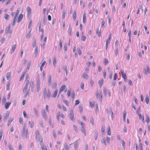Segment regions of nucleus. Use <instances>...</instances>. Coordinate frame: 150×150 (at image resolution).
I'll list each match as a JSON object with an SVG mask.
<instances>
[{"label":"nucleus","instance_id":"nucleus-1","mask_svg":"<svg viewBox=\"0 0 150 150\" xmlns=\"http://www.w3.org/2000/svg\"><path fill=\"white\" fill-rule=\"evenodd\" d=\"M19 13L18 10H17L16 12H13L11 13V16L13 18V22L11 23V25L13 26L15 25L16 22L19 23L23 19V15L22 13H20L18 16Z\"/></svg>","mask_w":150,"mask_h":150},{"label":"nucleus","instance_id":"nucleus-2","mask_svg":"<svg viewBox=\"0 0 150 150\" xmlns=\"http://www.w3.org/2000/svg\"><path fill=\"white\" fill-rule=\"evenodd\" d=\"M58 91L57 89H56L52 95L50 90L49 89L47 90L46 88H45L43 92V98L44 99L47 98L48 100L50 99L51 96L53 98H55L57 96Z\"/></svg>","mask_w":150,"mask_h":150},{"label":"nucleus","instance_id":"nucleus-3","mask_svg":"<svg viewBox=\"0 0 150 150\" xmlns=\"http://www.w3.org/2000/svg\"><path fill=\"white\" fill-rule=\"evenodd\" d=\"M29 83V81L27 80L25 86L23 90V93L25 94L24 97L25 98H26L27 96L29 95L30 90L28 89V86Z\"/></svg>","mask_w":150,"mask_h":150},{"label":"nucleus","instance_id":"nucleus-4","mask_svg":"<svg viewBox=\"0 0 150 150\" xmlns=\"http://www.w3.org/2000/svg\"><path fill=\"white\" fill-rule=\"evenodd\" d=\"M28 134V129H26V125H25L23 126L22 131V135H25L26 138H27Z\"/></svg>","mask_w":150,"mask_h":150},{"label":"nucleus","instance_id":"nucleus-5","mask_svg":"<svg viewBox=\"0 0 150 150\" xmlns=\"http://www.w3.org/2000/svg\"><path fill=\"white\" fill-rule=\"evenodd\" d=\"M61 117L63 119L65 117L64 115L62 113H61L60 112H58L57 114L56 118L57 120L59 121L60 117Z\"/></svg>","mask_w":150,"mask_h":150},{"label":"nucleus","instance_id":"nucleus-6","mask_svg":"<svg viewBox=\"0 0 150 150\" xmlns=\"http://www.w3.org/2000/svg\"><path fill=\"white\" fill-rule=\"evenodd\" d=\"M95 95L96 98L99 99L100 101L101 102L102 101V95L101 91H100L99 93H98V92H97Z\"/></svg>","mask_w":150,"mask_h":150},{"label":"nucleus","instance_id":"nucleus-7","mask_svg":"<svg viewBox=\"0 0 150 150\" xmlns=\"http://www.w3.org/2000/svg\"><path fill=\"white\" fill-rule=\"evenodd\" d=\"M66 86L65 85H63L60 88L59 91V94H60L63 91L65 92H67V90L66 89Z\"/></svg>","mask_w":150,"mask_h":150},{"label":"nucleus","instance_id":"nucleus-8","mask_svg":"<svg viewBox=\"0 0 150 150\" xmlns=\"http://www.w3.org/2000/svg\"><path fill=\"white\" fill-rule=\"evenodd\" d=\"M35 139L37 140L38 139V138L40 137V133L38 130H37L35 133Z\"/></svg>","mask_w":150,"mask_h":150},{"label":"nucleus","instance_id":"nucleus-9","mask_svg":"<svg viewBox=\"0 0 150 150\" xmlns=\"http://www.w3.org/2000/svg\"><path fill=\"white\" fill-rule=\"evenodd\" d=\"M140 8L142 10V12H143V10H144V15L146 14V12L147 11V9L144 6L141 5L140 7Z\"/></svg>","mask_w":150,"mask_h":150},{"label":"nucleus","instance_id":"nucleus-10","mask_svg":"<svg viewBox=\"0 0 150 150\" xmlns=\"http://www.w3.org/2000/svg\"><path fill=\"white\" fill-rule=\"evenodd\" d=\"M69 118L71 120L73 121L74 120V115L73 110H71L70 112Z\"/></svg>","mask_w":150,"mask_h":150},{"label":"nucleus","instance_id":"nucleus-11","mask_svg":"<svg viewBox=\"0 0 150 150\" xmlns=\"http://www.w3.org/2000/svg\"><path fill=\"white\" fill-rule=\"evenodd\" d=\"M120 72L122 74V78L124 79V81H126L127 78V76L126 74L124 73L122 69L120 70Z\"/></svg>","mask_w":150,"mask_h":150},{"label":"nucleus","instance_id":"nucleus-12","mask_svg":"<svg viewBox=\"0 0 150 150\" xmlns=\"http://www.w3.org/2000/svg\"><path fill=\"white\" fill-rule=\"evenodd\" d=\"M10 25L9 24L8 27H6L5 29V31L6 33H8L10 34H11L12 33V31L11 30H10Z\"/></svg>","mask_w":150,"mask_h":150},{"label":"nucleus","instance_id":"nucleus-13","mask_svg":"<svg viewBox=\"0 0 150 150\" xmlns=\"http://www.w3.org/2000/svg\"><path fill=\"white\" fill-rule=\"evenodd\" d=\"M104 81L102 79H101L98 81V83L99 85L100 88H101L103 83Z\"/></svg>","mask_w":150,"mask_h":150},{"label":"nucleus","instance_id":"nucleus-14","mask_svg":"<svg viewBox=\"0 0 150 150\" xmlns=\"http://www.w3.org/2000/svg\"><path fill=\"white\" fill-rule=\"evenodd\" d=\"M27 10L28 16H29L31 13V10L29 6H28L27 8Z\"/></svg>","mask_w":150,"mask_h":150},{"label":"nucleus","instance_id":"nucleus-15","mask_svg":"<svg viewBox=\"0 0 150 150\" xmlns=\"http://www.w3.org/2000/svg\"><path fill=\"white\" fill-rule=\"evenodd\" d=\"M34 121L31 120V121H28V124L29 126V127L31 128H32L34 126Z\"/></svg>","mask_w":150,"mask_h":150},{"label":"nucleus","instance_id":"nucleus-16","mask_svg":"<svg viewBox=\"0 0 150 150\" xmlns=\"http://www.w3.org/2000/svg\"><path fill=\"white\" fill-rule=\"evenodd\" d=\"M16 44L13 45L11 46V53H12L14 52L16 48Z\"/></svg>","mask_w":150,"mask_h":150},{"label":"nucleus","instance_id":"nucleus-17","mask_svg":"<svg viewBox=\"0 0 150 150\" xmlns=\"http://www.w3.org/2000/svg\"><path fill=\"white\" fill-rule=\"evenodd\" d=\"M43 138L42 137H40L38 139L39 141L40 142V145L41 146L44 145L43 143Z\"/></svg>","mask_w":150,"mask_h":150},{"label":"nucleus","instance_id":"nucleus-18","mask_svg":"<svg viewBox=\"0 0 150 150\" xmlns=\"http://www.w3.org/2000/svg\"><path fill=\"white\" fill-rule=\"evenodd\" d=\"M82 77L85 79H88V75L86 73H83V74L82 75Z\"/></svg>","mask_w":150,"mask_h":150},{"label":"nucleus","instance_id":"nucleus-19","mask_svg":"<svg viewBox=\"0 0 150 150\" xmlns=\"http://www.w3.org/2000/svg\"><path fill=\"white\" fill-rule=\"evenodd\" d=\"M42 117L45 119H46L47 118V114L46 113L45 110H44L42 113Z\"/></svg>","mask_w":150,"mask_h":150},{"label":"nucleus","instance_id":"nucleus-20","mask_svg":"<svg viewBox=\"0 0 150 150\" xmlns=\"http://www.w3.org/2000/svg\"><path fill=\"white\" fill-rule=\"evenodd\" d=\"M80 130L84 134L85 136L86 135V132L84 127H81V129Z\"/></svg>","mask_w":150,"mask_h":150},{"label":"nucleus","instance_id":"nucleus-21","mask_svg":"<svg viewBox=\"0 0 150 150\" xmlns=\"http://www.w3.org/2000/svg\"><path fill=\"white\" fill-rule=\"evenodd\" d=\"M31 61H30L28 63L27 67L26 68V71H27L29 70L30 69V67L31 65Z\"/></svg>","mask_w":150,"mask_h":150},{"label":"nucleus","instance_id":"nucleus-22","mask_svg":"<svg viewBox=\"0 0 150 150\" xmlns=\"http://www.w3.org/2000/svg\"><path fill=\"white\" fill-rule=\"evenodd\" d=\"M11 76V73L8 72L6 74V77L7 80H8Z\"/></svg>","mask_w":150,"mask_h":150},{"label":"nucleus","instance_id":"nucleus-23","mask_svg":"<svg viewBox=\"0 0 150 150\" xmlns=\"http://www.w3.org/2000/svg\"><path fill=\"white\" fill-rule=\"evenodd\" d=\"M11 104V102H7L5 103V107L6 109H8Z\"/></svg>","mask_w":150,"mask_h":150},{"label":"nucleus","instance_id":"nucleus-24","mask_svg":"<svg viewBox=\"0 0 150 150\" xmlns=\"http://www.w3.org/2000/svg\"><path fill=\"white\" fill-rule=\"evenodd\" d=\"M138 115L139 116V119H141L142 120V121L144 123V117L142 116L141 114H138Z\"/></svg>","mask_w":150,"mask_h":150},{"label":"nucleus","instance_id":"nucleus-25","mask_svg":"<svg viewBox=\"0 0 150 150\" xmlns=\"http://www.w3.org/2000/svg\"><path fill=\"white\" fill-rule=\"evenodd\" d=\"M90 122L92 124V125L93 126H94V123L93 120V117L92 116L91 117L90 120Z\"/></svg>","mask_w":150,"mask_h":150},{"label":"nucleus","instance_id":"nucleus-26","mask_svg":"<svg viewBox=\"0 0 150 150\" xmlns=\"http://www.w3.org/2000/svg\"><path fill=\"white\" fill-rule=\"evenodd\" d=\"M78 123L81 126V127H84L85 126V124L81 121L79 120L78 121Z\"/></svg>","mask_w":150,"mask_h":150},{"label":"nucleus","instance_id":"nucleus-27","mask_svg":"<svg viewBox=\"0 0 150 150\" xmlns=\"http://www.w3.org/2000/svg\"><path fill=\"white\" fill-rule=\"evenodd\" d=\"M10 81H8L6 85V89L8 91L10 89Z\"/></svg>","mask_w":150,"mask_h":150},{"label":"nucleus","instance_id":"nucleus-28","mask_svg":"<svg viewBox=\"0 0 150 150\" xmlns=\"http://www.w3.org/2000/svg\"><path fill=\"white\" fill-rule=\"evenodd\" d=\"M86 13H84L83 14V22L84 23H85L86 22Z\"/></svg>","mask_w":150,"mask_h":150},{"label":"nucleus","instance_id":"nucleus-29","mask_svg":"<svg viewBox=\"0 0 150 150\" xmlns=\"http://www.w3.org/2000/svg\"><path fill=\"white\" fill-rule=\"evenodd\" d=\"M73 127L74 130L76 132H78V127L76 125H73Z\"/></svg>","mask_w":150,"mask_h":150},{"label":"nucleus","instance_id":"nucleus-30","mask_svg":"<svg viewBox=\"0 0 150 150\" xmlns=\"http://www.w3.org/2000/svg\"><path fill=\"white\" fill-rule=\"evenodd\" d=\"M145 100L146 103L148 104L149 102V99L148 95L146 96L145 98Z\"/></svg>","mask_w":150,"mask_h":150},{"label":"nucleus","instance_id":"nucleus-31","mask_svg":"<svg viewBox=\"0 0 150 150\" xmlns=\"http://www.w3.org/2000/svg\"><path fill=\"white\" fill-rule=\"evenodd\" d=\"M57 83H52L51 85V87L52 88L55 89L57 88Z\"/></svg>","mask_w":150,"mask_h":150},{"label":"nucleus","instance_id":"nucleus-32","mask_svg":"<svg viewBox=\"0 0 150 150\" xmlns=\"http://www.w3.org/2000/svg\"><path fill=\"white\" fill-rule=\"evenodd\" d=\"M73 20L74 21H75L76 18V11H74L73 15Z\"/></svg>","mask_w":150,"mask_h":150},{"label":"nucleus","instance_id":"nucleus-33","mask_svg":"<svg viewBox=\"0 0 150 150\" xmlns=\"http://www.w3.org/2000/svg\"><path fill=\"white\" fill-rule=\"evenodd\" d=\"M98 133L97 132H95L94 134V137L95 140H96L98 138Z\"/></svg>","mask_w":150,"mask_h":150},{"label":"nucleus","instance_id":"nucleus-34","mask_svg":"<svg viewBox=\"0 0 150 150\" xmlns=\"http://www.w3.org/2000/svg\"><path fill=\"white\" fill-rule=\"evenodd\" d=\"M25 74V72H24L23 73L22 75H21V77L20 79V81H21L22 80H23L24 78V76Z\"/></svg>","mask_w":150,"mask_h":150},{"label":"nucleus","instance_id":"nucleus-35","mask_svg":"<svg viewBox=\"0 0 150 150\" xmlns=\"http://www.w3.org/2000/svg\"><path fill=\"white\" fill-rule=\"evenodd\" d=\"M111 36H112V35H111V33L110 35L109 36L108 39H107L106 40V43H110V40L111 38Z\"/></svg>","mask_w":150,"mask_h":150},{"label":"nucleus","instance_id":"nucleus-36","mask_svg":"<svg viewBox=\"0 0 150 150\" xmlns=\"http://www.w3.org/2000/svg\"><path fill=\"white\" fill-rule=\"evenodd\" d=\"M13 120V118H11L8 120V121L7 122V126H9L10 125V124H11V122H12V121Z\"/></svg>","mask_w":150,"mask_h":150},{"label":"nucleus","instance_id":"nucleus-37","mask_svg":"<svg viewBox=\"0 0 150 150\" xmlns=\"http://www.w3.org/2000/svg\"><path fill=\"white\" fill-rule=\"evenodd\" d=\"M31 30H30L28 34H27L26 35V38H29L31 36Z\"/></svg>","mask_w":150,"mask_h":150},{"label":"nucleus","instance_id":"nucleus-38","mask_svg":"<svg viewBox=\"0 0 150 150\" xmlns=\"http://www.w3.org/2000/svg\"><path fill=\"white\" fill-rule=\"evenodd\" d=\"M9 116V113H6L4 117V119L5 120H6L8 118Z\"/></svg>","mask_w":150,"mask_h":150},{"label":"nucleus","instance_id":"nucleus-39","mask_svg":"<svg viewBox=\"0 0 150 150\" xmlns=\"http://www.w3.org/2000/svg\"><path fill=\"white\" fill-rule=\"evenodd\" d=\"M63 69L66 72V74L67 75V67L66 66H64L63 67Z\"/></svg>","mask_w":150,"mask_h":150},{"label":"nucleus","instance_id":"nucleus-40","mask_svg":"<svg viewBox=\"0 0 150 150\" xmlns=\"http://www.w3.org/2000/svg\"><path fill=\"white\" fill-rule=\"evenodd\" d=\"M56 64V58L55 57H54L53 58V66L54 67H55Z\"/></svg>","mask_w":150,"mask_h":150},{"label":"nucleus","instance_id":"nucleus-41","mask_svg":"<svg viewBox=\"0 0 150 150\" xmlns=\"http://www.w3.org/2000/svg\"><path fill=\"white\" fill-rule=\"evenodd\" d=\"M107 134L109 135H111L110 129V126H108V128Z\"/></svg>","mask_w":150,"mask_h":150},{"label":"nucleus","instance_id":"nucleus-42","mask_svg":"<svg viewBox=\"0 0 150 150\" xmlns=\"http://www.w3.org/2000/svg\"><path fill=\"white\" fill-rule=\"evenodd\" d=\"M79 109L81 113H82L83 110V107L81 105H79Z\"/></svg>","mask_w":150,"mask_h":150},{"label":"nucleus","instance_id":"nucleus-43","mask_svg":"<svg viewBox=\"0 0 150 150\" xmlns=\"http://www.w3.org/2000/svg\"><path fill=\"white\" fill-rule=\"evenodd\" d=\"M66 13V11L65 10H64L63 11V13L62 15V18L63 19H64L65 18V15Z\"/></svg>","mask_w":150,"mask_h":150},{"label":"nucleus","instance_id":"nucleus-44","mask_svg":"<svg viewBox=\"0 0 150 150\" xmlns=\"http://www.w3.org/2000/svg\"><path fill=\"white\" fill-rule=\"evenodd\" d=\"M89 103L90 106H91V108H93L94 106L95 102H93V103H92L90 101Z\"/></svg>","mask_w":150,"mask_h":150},{"label":"nucleus","instance_id":"nucleus-45","mask_svg":"<svg viewBox=\"0 0 150 150\" xmlns=\"http://www.w3.org/2000/svg\"><path fill=\"white\" fill-rule=\"evenodd\" d=\"M53 136L55 139H56L57 138V135L56 134L55 131L54 130L52 133Z\"/></svg>","mask_w":150,"mask_h":150},{"label":"nucleus","instance_id":"nucleus-46","mask_svg":"<svg viewBox=\"0 0 150 150\" xmlns=\"http://www.w3.org/2000/svg\"><path fill=\"white\" fill-rule=\"evenodd\" d=\"M86 36L82 35L81 37V40L82 41H85L86 39Z\"/></svg>","mask_w":150,"mask_h":150},{"label":"nucleus","instance_id":"nucleus-47","mask_svg":"<svg viewBox=\"0 0 150 150\" xmlns=\"http://www.w3.org/2000/svg\"><path fill=\"white\" fill-rule=\"evenodd\" d=\"M63 102L67 106H69V103L68 101L66 100H63Z\"/></svg>","mask_w":150,"mask_h":150},{"label":"nucleus","instance_id":"nucleus-48","mask_svg":"<svg viewBox=\"0 0 150 150\" xmlns=\"http://www.w3.org/2000/svg\"><path fill=\"white\" fill-rule=\"evenodd\" d=\"M145 121L147 123H148L150 121L149 117L148 115H147L146 118L145 119Z\"/></svg>","mask_w":150,"mask_h":150},{"label":"nucleus","instance_id":"nucleus-49","mask_svg":"<svg viewBox=\"0 0 150 150\" xmlns=\"http://www.w3.org/2000/svg\"><path fill=\"white\" fill-rule=\"evenodd\" d=\"M122 146L124 147V149H125V145L126 143L123 140H122Z\"/></svg>","mask_w":150,"mask_h":150},{"label":"nucleus","instance_id":"nucleus-50","mask_svg":"<svg viewBox=\"0 0 150 150\" xmlns=\"http://www.w3.org/2000/svg\"><path fill=\"white\" fill-rule=\"evenodd\" d=\"M64 147L65 149L66 150L69 149V147L68 145L66 143L64 144Z\"/></svg>","mask_w":150,"mask_h":150},{"label":"nucleus","instance_id":"nucleus-51","mask_svg":"<svg viewBox=\"0 0 150 150\" xmlns=\"http://www.w3.org/2000/svg\"><path fill=\"white\" fill-rule=\"evenodd\" d=\"M19 120V123L21 124H22L23 122V119L21 117H20Z\"/></svg>","mask_w":150,"mask_h":150},{"label":"nucleus","instance_id":"nucleus-52","mask_svg":"<svg viewBox=\"0 0 150 150\" xmlns=\"http://www.w3.org/2000/svg\"><path fill=\"white\" fill-rule=\"evenodd\" d=\"M51 82V76H50L48 79V85H50Z\"/></svg>","mask_w":150,"mask_h":150},{"label":"nucleus","instance_id":"nucleus-53","mask_svg":"<svg viewBox=\"0 0 150 150\" xmlns=\"http://www.w3.org/2000/svg\"><path fill=\"white\" fill-rule=\"evenodd\" d=\"M108 62H109L108 59H105L104 61V64L106 65L108 63Z\"/></svg>","mask_w":150,"mask_h":150},{"label":"nucleus","instance_id":"nucleus-54","mask_svg":"<svg viewBox=\"0 0 150 150\" xmlns=\"http://www.w3.org/2000/svg\"><path fill=\"white\" fill-rule=\"evenodd\" d=\"M103 93H104L105 96L107 94V90L105 87L103 89Z\"/></svg>","mask_w":150,"mask_h":150},{"label":"nucleus","instance_id":"nucleus-55","mask_svg":"<svg viewBox=\"0 0 150 150\" xmlns=\"http://www.w3.org/2000/svg\"><path fill=\"white\" fill-rule=\"evenodd\" d=\"M105 131V126L104 125H103L101 128V131L102 133H103Z\"/></svg>","mask_w":150,"mask_h":150},{"label":"nucleus","instance_id":"nucleus-56","mask_svg":"<svg viewBox=\"0 0 150 150\" xmlns=\"http://www.w3.org/2000/svg\"><path fill=\"white\" fill-rule=\"evenodd\" d=\"M30 87H34V83L33 81H31L30 83Z\"/></svg>","mask_w":150,"mask_h":150},{"label":"nucleus","instance_id":"nucleus-57","mask_svg":"<svg viewBox=\"0 0 150 150\" xmlns=\"http://www.w3.org/2000/svg\"><path fill=\"white\" fill-rule=\"evenodd\" d=\"M112 71L110 72V74H109V79H112Z\"/></svg>","mask_w":150,"mask_h":150},{"label":"nucleus","instance_id":"nucleus-58","mask_svg":"<svg viewBox=\"0 0 150 150\" xmlns=\"http://www.w3.org/2000/svg\"><path fill=\"white\" fill-rule=\"evenodd\" d=\"M81 88L82 90L84 88V84L83 82H82L81 84Z\"/></svg>","mask_w":150,"mask_h":150},{"label":"nucleus","instance_id":"nucleus-59","mask_svg":"<svg viewBox=\"0 0 150 150\" xmlns=\"http://www.w3.org/2000/svg\"><path fill=\"white\" fill-rule=\"evenodd\" d=\"M9 17V15L8 14H6L5 15L4 18L6 20H7Z\"/></svg>","mask_w":150,"mask_h":150},{"label":"nucleus","instance_id":"nucleus-60","mask_svg":"<svg viewBox=\"0 0 150 150\" xmlns=\"http://www.w3.org/2000/svg\"><path fill=\"white\" fill-rule=\"evenodd\" d=\"M61 123L63 125H66V123L63 120H61Z\"/></svg>","mask_w":150,"mask_h":150},{"label":"nucleus","instance_id":"nucleus-61","mask_svg":"<svg viewBox=\"0 0 150 150\" xmlns=\"http://www.w3.org/2000/svg\"><path fill=\"white\" fill-rule=\"evenodd\" d=\"M59 46L60 47V49H62V43L61 40H60L59 41Z\"/></svg>","mask_w":150,"mask_h":150},{"label":"nucleus","instance_id":"nucleus-62","mask_svg":"<svg viewBox=\"0 0 150 150\" xmlns=\"http://www.w3.org/2000/svg\"><path fill=\"white\" fill-rule=\"evenodd\" d=\"M34 112L36 115H38V110L35 108L34 109Z\"/></svg>","mask_w":150,"mask_h":150},{"label":"nucleus","instance_id":"nucleus-63","mask_svg":"<svg viewBox=\"0 0 150 150\" xmlns=\"http://www.w3.org/2000/svg\"><path fill=\"white\" fill-rule=\"evenodd\" d=\"M118 53V48L117 47L115 48V54L116 56H117Z\"/></svg>","mask_w":150,"mask_h":150},{"label":"nucleus","instance_id":"nucleus-64","mask_svg":"<svg viewBox=\"0 0 150 150\" xmlns=\"http://www.w3.org/2000/svg\"><path fill=\"white\" fill-rule=\"evenodd\" d=\"M35 54H38V48L37 47L35 49Z\"/></svg>","mask_w":150,"mask_h":150}]
</instances>
